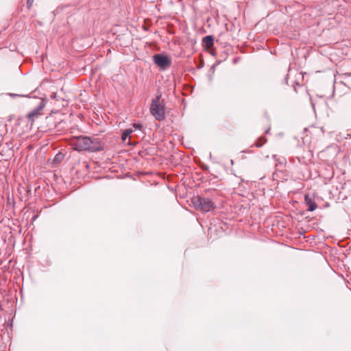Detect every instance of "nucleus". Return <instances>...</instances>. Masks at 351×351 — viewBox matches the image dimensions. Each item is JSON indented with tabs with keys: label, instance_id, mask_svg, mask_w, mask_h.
I'll return each instance as SVG.
<instances>
[{
	"label": "nucleus",
	"instance_id": "6",
	"mask_svg": "<svg viewBox=\"0 0 351 351\" xmlns=\"http://www.w3.org/2000/svg\"><path fill=\"white\" fill-rule=\"evenodd\" d=\"M304 202L306 205L308 206V211L312 212L317 208L316 202L313 199V198L309 195H306L304 196Z\"/></svg>",
	"mask_w": 351,
	"mask_h": 351
},
{
	"label": "nucleus",
	"instance_id": "3",
	"mask_svg": "<svg viewBox=\"0 0 351 351\" xmlns=\"http://www.w3.org/2000/svg\"><path fill=\"white\" fill-rule=\"evenodd\" d=\"M192 203L197 209L204 213L209 212L215 208L214 203L210 199L200 196L194 197Z\"/></svg>",
	"mask_w": 351,
	"mask_h": 351
},
{
	"label": "nucleus",
	"instance_id": "1",
	"mask_svg": "<svg viewBox=\"0 0 351 351\" xmlns=\"http://www.w3.org/2000/svg\"><path fill=\"white\" fill-rule=\"evenodd\" d=\"M72 145L77 151L97 152L103 149L102 145L97 138H91L87 136L77 137L73 142Z\"/></svg>",
	"mask_w": 351,
	"mask_h": 351
},
{
	"label": "nucleus",
	"instance_id": "4",
	"mask_svg": "<svg viewBox=\"0 0 351 351\" xmlns=\"http://www.w3.org/2000/svg\"><path fill=\"white\" fill-rule=\"evenodd\" d=\"M154 63L162 69H165L171 65L170 59L162 54H156L153 56Z\"/></svg>",
	"mask_w": 351,
	"mask_h": 351
},
{
	"label": "nucleus",
	"instance_id": "8",
	"mask_svg": "<svg viewBox=\"0 0 351 351\" xmlns=\"http://www.w3.org/2000/svg\"><path fill=\"white\" fill-rule=\"evenodd\" d=\"M133 132L132 129H126L125 130L121 136V138L123 141H125L127 138L131 134V133Z\"/></svg>",
	"mask_w": 351,
	"mask_h": 351
},
{
	"label": "nucleus",
	"instance_id": "12",
	"mask_svg": "<svg viewBox=\"0 0 351 351\" xmlns=\"http://www.w3.org/2000/svg\"><path fill=\"white\" fill-rule=\"evenodd\" d=\"M234 162L232 160H231V164L233 165Z\"/></svg>",
	"mask_w": 351,
	"mask_h": 351
},
{
	"label": "nucleus",
	"instance_id": "11",
	"mask_svg": "<svg viewBox=\"0 0 351 351\" xmlns=\"http://www.w3.org/2000/svg\"><path fill=\"white\" fill-rule=\"evenodd\" d=\"M34 0H27V5L30 8Z\"/></svg>",
	"mask_w": 351,
	"mask_h": 351
},
{
	"label": "nucleus",
	"instance_id": "9",
	"mask_svg": "<svg viewBox=\"0 0 351 351\" xmlns=\"http://www.w3.org/2000/svg\"><path fill=\"white\" fill-rule=\"evenodd\" d=\"M267 139L265 137H260L254 145L257 147H261L263 145L264 143H265Z\"/></svg>",
	"mask_w": 351,
	"mask_h": 351
},
{
	"label": "nucleus",
	"instance_id": "2",
	"mask_svg": "<svg viewBox=\"0 0 351 351\" xmlns=\"http://www.w3.org/2000/svg\"><path fill=\"white\" fill-rule=\"evenodd\" d=\"M150 112L154 118L158 121H161L165 117V105L161 101L160 97H157L153 99L150 106Z\"/></svg>",
	"mask_w": 351,
	"mask_h": 351
},
{
	"label": "nucleus",
	"instance_id": "7",
	"mask_svg": "<svg viewBox=\"0 0 351 351\" xmlns=\"http://www.w3.org/2000/svg\"><path fill=\"white\" fill-rule=\"evenodd\" d=\"M203 43L208 47L210 48L213 47L214 44V38L212 36H206L203 38Z\"/></svg>",
	"mask_w": 351,
	"mask_h": 351
},
{
	"label": "nucleus",
	"instance_id": "5",
	"mask_svg": "<svg viewBox=\"0 0 351 351\" xmlns=\"http://www.w3.org/2000/svg\"><path fill=\"white\" fill-rule=\"evenodd\" d=\"M45 105L46 101L43 99H40L38 106L27 114V117L28 120L33 121L35 118L38 117L40 114V112L45 108Z\"/></svg>",
	"mask_w": 351,
	"mask_h": 351
},
{
	"label": "nucleus",
	"instance_id": "10",
	"mask_svg": "<svg viewBox=\"0 0 351 351\" xmlns=\"http://www.w3.org/2000/svg\"><path fill=\"white\" fill-rule=\"evenodd\" d=\"M133 127L136 129V130H140L142 127V125L140 124V123H134L133 124Z\"/></svg>",
	"mask_w": 351,
	"mask_h": 351
}]
</instances>
